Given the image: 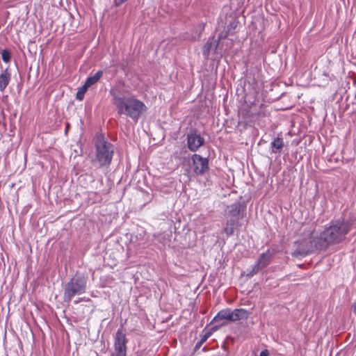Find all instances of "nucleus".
<instances>
[{
    "mask_svg": "<svg viewBox=\"0 0 356 356\" xmlns=\"http://www.w3.org/2000/svg\"><path fill=\"white\" fill-rule=\"evenodd\" d=\"M351 228L352 224L349 221L340 218L332 220L321 232L318 241L312 239L313 233L309 231V238L304 239L302 247L298 249V254L305 255L314 250L326 249L330 245L339 244L344 241Z\"/></svg>",
    "mask_w": 356,
    "mask_h": 356,
    "instance_id": "nucleus-1",
    "label": "nucleus"
},
{
    "mask_svg": "<svg viewBox=\"0 0 356 356\" xmlns=\"http://www.w3.org/2000/svg\"><path fill=\"white\" fill-rule=\"evenodd\" d=\"M110 94L113 104L116 106L119 115H124L131 118L135 122L147 110V106L140 100L134 97L120 96L115 90H111Z\"/></svg>",
    "mask_w": 356,
    "mask_h": 356,
    "instance_id": "nucleus-2",
    "label": "nucleus"
},
{
    "mask_svg": "<svg viewBox=\"0 0 356 356\" xmlns=\"http://www.w3.org/2000/svg\"><path fill=\"white\" fill-rule=\"evenodd\" d=\"M95 161L99 168L108 167L115 152L114 145L103 136L97 137L95 143Z\"/></svg>",
    "mask_w": 356,
    "mask_h": 356,
    "instance_id": "nucleus-3",
    "label": "nucleus"
},
{
    "mask_svg": "<svg viewBox=\"0 0 356 356\" xmlns=\"http://www.w3.org/2000/svg\"><path fill=\"white\" fill-rule=\"evenodd\" d=\"M87 286V278L81 275H74L65 285L63 299L65 302H70L76 295H81L86 292Z\"/></svg>",
    "mask_w": 356,
    "mask_h": 356,
    "instance_id": "nucleus-4",
    "label": "nucleus"
},
{
    "mask_svg": "<svg viewBox=\"0 0 356 356\" xmlns=\"http://www.w3.org/2000/svg\"><path fill=\"white\" fill-rule=\"evenodd\" d=\"M128 340L122 329H118L114 337L113 350L111 356H127V343Z\"/></svg>",
    "mask_w": 356,
    "mask_h": 356,
    "instance_id": "nucleus-5",
    "label": "nucleus"
},
{
    "mask_svg": "<svg viewBox=\"0 0 356 356\" xmlns=\"http://www.w3.org/2000/svg\"><path fill=\"white\" fill-rule=\"evenodd\" d=\"M193 170L195 175H203L209 168V161L199 154H193L192 156Z\"/></svg>",
    "mask_w": 356,
    "mask_h": 356,
    "instance_id": "nucleus-6",
    "label": "nucleus"
},
{
    "mask_svg": "<svg viewBox=\"0 0 356 356\" xmlns=\"http://www.w3.org/2000/svg\"><path fill=\"white\" fill-rule=\"evenodd\" d=\"M204 143V139L197 133L191 131L187 135V144L188 149L192 152H196Z\"/></svg>",
    "mask_w": 356,
    "mask_h": 356,
    "instance_id": "nucleus-7",
    "label": "nucleus"
},
{
    "mask_svg": "<svg viewBox=\"0 0 356 356\" xmlns=\"http://www.w3.org/2000/svg\"><path fill=\"white\" fill-rule=\"evenodd\" d=\"M227 34V33H221L219 34L217 41L214 40L213 38H209L203 47V55L207 57L211 49H216L219 47L221 45V40L225 38Z\"/></svg>",
    "mask_w": 356,
    "mask_h": 356,
    "instance_id": "nucleus-8",
    "label": "nucleus"
},
{
    "mask_svg": "<svg viewBox=\"0 0 356 356\" xmlns=\"http://www.w3.org/2000/svg\"><path fill=\"white\" fill-rule=\"evenodd\" d=\"M226 215L232 218L238 217L243 218L245 214V209L240 202H236L227 207L225 209Z\"/></svg>",
    "mask_w": 356,
    "mask_h": 356,
    "instance_id": "nucleus-9",
    "label": "nucleus"
},
{
    "mask_svg": "<svg viewBox=\"0 0 356 356\" xmlns=\"http://www.w3.org/2000/svg\"><path fill=\"white\" fill-rule=\"evenodd\" d=\"M232 322L242 319H247L249 312L245 309H235L232 310Z\"/></svg>",
    "mask_w": 356,
    "mask_h": 356,
    "instance_id": "nucleus-10",
    "label": "nucleus"
},
{
    "mask_svg": "<svg viewBox=\"0 0 356 356\" xmlns=\"http://www.w3.org/2000/svg\"><path fill=\"white\" fill-rule=\"evenodd\" d=\"M227 320L232 321V309H225L220 311L218 314L214 317L213 321L218 323L220 321Z\"/></svg>",
    "mask_w": 356,
    "mask_h": 356,
    "instance_id": "nucleus-11",
    "label": "nucleus"
},
{
    "mask_svg": "<svg viewBox=\"0 0 356 356\" xmlns=\"http://www.w3.org/2000/svg\"><path fill=\"white\" fill-rule=\"evenodd\" d=\"M283 147V139L280 137H277L270 143L271 152L275 154L279 153L281 152Z\"/></svg>",
    "mask_w": 356,
    "mask_h": 356,
    "instance_id": "nucleus-12",
    "label": "nucleus"
},
{
    "mask_svg": "<svg viewBox=\"0 0 356 356\" xmlns=\"http://www.w3.org/2000/svg\"><path fill=\"white\" fill-rule=\"evenodd\" d=\"M10 80V74L7 70L2 72L0 74V91H3L8 85Z\"/></svg>",
    "mask_w": 356,
    "mask_h": 356,
    "instance_id": "nucleus-13",
    "label": "nucleus"
},
{
    "mask_svg": "<svg viewBox=\"0 0 356 356\" xmlns=\"http://www.w3.org/2000/svg\"><path fill=\"white\" fill-rule=\"evenodd\" d=\"M237 226H238V220L234 218H231L227 221L226 226L223 231L227 236L232 235L234 234V227Z\"/></svg>",
    "mask_w": 356,
    "mask_h": 356,
    "instance_id": "nucleus-14",
    "label": "nucleus"
},
{
    "mask_svg": "<svg viewBox=\"0 0 356 356\" xmlns=\"http://www.w3.org/2000/svg\"><path fill=\"white\" fill-rule=\"evenodd\" d=\"M102 74L103 72L102 70L97 71L93 76L87 78L84 85L89 88L91 86L95 84L102 76Z\"/></svg>",
    "mask_w": 356,
    "mask_h": 356,
    "instance_id": "nucleus-15",
    "label": "nucleus"
},
{
    "mask_svg": "<svg viewBox=\"0 0 356 356\" xmlns=\"http://www.w3.org/2000/svg\"><path fill=\"white\" fill-rule=\"evenodd\" d=\"M270 254L269 252L261 254L257 264L261 268H264L270 263Z\"/></svg>",
    "mask_w": 356,
    "mask_h": 356,
    "instance_id": "nucleus-16",
    "label": "nucleus"
},
{
    "mask_svg": "<svg viewBox=\"0 0 356 356\" xmlns=\"http://www.w3.org/2000/svg\"><path fill=\"white\" fill-rule=\"evenodd\" d=\"M88 88V87H86L85 85H83V87L81 88L76 92V98L78 100H82L84 97L85 93L87 91Z\"/></svg>",
    "mask_w": 356,
    "mask_h": 356,
    "instance_id": "nucleus-17",
    "label": "nucleus"
},
{
    "mask_svg": "<svg viewBox=\"0 0 356 356\" xmlns=\"http://www.w3.org/2000/svg\"><path fill=\"white\" fill-rule=\"evenodd\" d=\"M211 334L210 332L205 333L201 338V339L196 343L195 345V350L200 348L202 345L207 340V339L210 337Z\"/></svg>",
    "mask_w": 356,
    "mask_h": 356,
    "instance_id": "nucleus-18",
    "label": "nucleus"
},
{
    "mask_svg": "<svg viewBox=\"0 0 356 356\" xmlns=\"http://www.w3.org/2000/svg\"><path fill=\"white\" fill-rule=\"evenodd\" d=\"M262 269L257 264L252 266V270L248 273L247 275L249 277H252L254 275L257 274L259 270Z\"/></svg>",
    "mask_w": 356,
    "mask_h": 356,
    "instance_id": "nucleus-19",
    "label": "nucleus"
},
{
    "mask_svg": "<svg viewBox=\"0 0 356 356\" xmlns=\"http://www.w3.org/2000/svg\"><path fill=\"white\" fill-rule=\"evenodd\" d=\"M2 60L5 63H8L10 60V54L7 50H3L1 52Z\"/></svg>",
    "mask_w": 356,
    "mask_h": 356,
    "instance_id": "nucleus-20",
    "label": "nucleus"
},
{
    "mask_svg": "<svg viewBox=\"0 0 356 356\" xmlns=\"http://www.w3.org/2000/svg\"><path fill=\"white\" fill-rule=\"evenodd\" d=\"M259 356H269V353L268 350H264L260 353Z\"/></svg>",
    "mask_w": 356,
    "mask_h": 356,
    "instance_id": "nucleus-21",
    "label": "nucleus"
},
{
    "mask_svg": "<svg viewBox=\"0 0 356 356\" xmlns=\"http://www.w3.org/2000/svg\"><path fill=\"white\" fill-rule=\"evenodd\" d=\"M353 312L356 314V302L353 304Z\"/></svg>",
    "mask_w": 356,
    "mask_h": 356,
    "instance_id": "nucleus-22",
    "label": "nucleus"
},
{
    "mask_svg": "<svg viewBox=\"0 0 356 356\" xmlns=\"http://www.w3.org/2000/svg\"><path fill=\"white\" fill-rule=\"evenodd\" d=\"M234 24H235L234 22L231 23V24H229V26L232 27V26H233V25H234Z\"/></svg>",
    "mask_w": 356,
    "mask_h": 356,
    "instance_id": "nucleus-23",
    "label": "nucleus"
},
{
    "mask_svg": "<svg viewBox=\"0 0 356 356\" xmlns=\"http://www.w3.org/2000/svg\"><path fill=\"white\" fill-rule=\"evenodd\" d=\"M220 325H225V323H224V322L220 323Z\"/></svg>",
    "mask_w": 356,
    "mask_h": 356,
    "instance_id": "nucleus-24",
    "label": "nucleus"
}]
</instances>
